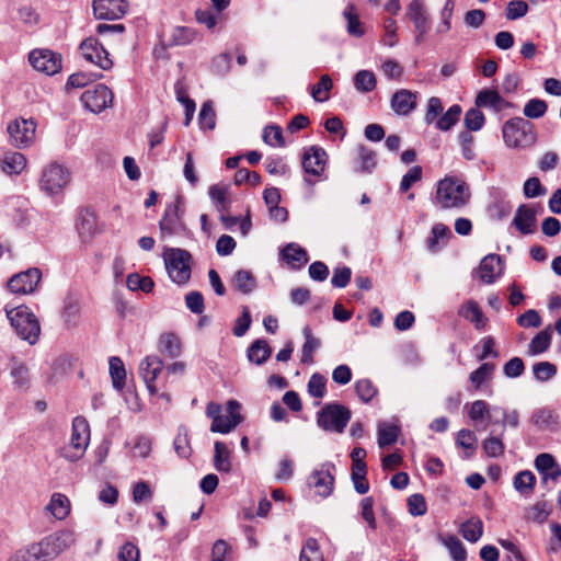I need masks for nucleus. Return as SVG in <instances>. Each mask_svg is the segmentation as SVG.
I'll return each mask as SVG.
<instances>
[{
  "label": "nucleus",
  "instance_id": "19",
  "mask_svg": "<svg viewBox=\"0 0 561 561\" xmlns=\"http://www.w3.org/2000/svg\"><path fill=\"white\" fill-rule=\"evenodd\" d=\"M163 367L164 364L162 359L156 355H148L140 362L139 373L150 394L158 393V389L154 382L158 376L161 374Z\"/></svg>",
  "mask_w": 561,
  "mask_h": 561
},
{
  "label": "nucleus",
  "instance_id": "64",
  "mask_svg": "<svg viewBox=\"0 0 561 561\" xmlns=\"http://www.w3.org/2000/svg\"><path fill=\"white\" fill-rule=\"evenodd\" d=\"M232 549L224 539L215 541L211 548V561H231Z\"/></svg>",
  "mask_w": 561,
  "mask_h": 561
},
{
  "label": "nucleus",
  "instance_id": "33",
  "mask_svg": "<svg viewBox=\"0 0 561 561\" xmlns=\"http://www.w3.org/2000/svg\"><path fill=\"white\" fill-rule=\"evenodd\" d=\"M505 105V100L495 90H481L476 98L477 107H489L496 112L501 111Z\"/></svg>",
  "mask_w": 561,
  "mask_h": 561
},
{
  "label": "nucleus",
  "instance_id": "13",
  "mask_svg": "<svg viewBox=\"0 0 561 561\" xmlns=\"http://www.w3.org/2000/svg\"><path fill=\"white\" fill-rule=\"evenodd\" d=\"M7 130L14 147L26 148L35 139L36 123L32 118H16L8 124Z\"/></svg>",
  "mask_w": 561,
  "mask_h": 561
},
{
  "label": "nucleus",
  "instance_id": "56",
  "mask_svg": "<svg viewBox=\"0 0 561 561\" xmlns=\"http://www.w3.org/2000/svg\"><path fill=\"white\" fill-rule=\"evenodd\" d=\"M308 393L317 399H321L327 392V379L323 375L314 373L309 378L307 385Z\"/></svg>",
  "mask_w": 561,
  "mask_h": 561
},
{
  "label": "nucleus",
  "instance_id": "15",
  "mask_svg": "<svg viewBox=\"0 0 561 561\" xmlns=\"http://www.w3.org/2000/svg\"><path fill=\"white\" fill-rule=\"evenodd\" d=\"M81 102L92 113H101L112 106L113 92L106 85L98 84L82 93Z\"/></svg>",
  "mask_w": 561,
  "mask_h": 561
},
{
  "label": "nucleus",
  "instance_id": "3",
  "mask_svg": "<svg viewBox=\"0 0 561 561\" xmlns=\"http://www.w3.org/2000/svg\"><path fill=\"white\" fill-rule=\"evenodd\" d=\"M8 320L14 329L18 336L27 341L31 345L35 344L41 334V324L31 309L24 305L4 308Z\"/></svg>",
  "mask_w": 561,
  "mask_h": 561
},
{
  "label": "nucleus",
  "instance_id": "52",
  "mask_svg": "<svg viewBox=\"0 0 561 561\" xmlns=\"http://www.w3.org/2000/svg\"><path fill=\"white\" fill-rule=\"evenodd\" d=\"M126 285L131 291L141 290L144 293H150L153 289L154 283L149 276H140L137 273H131L127 276Z\"/></svg>",
  "mask_w": 561,
  "mask_h": 561
},
{
  "label": "nucleus",
  "instance_id": "47",
  "mask_svg": "<svg viewBox=\"0 0 561 561\" xmlns=\"http://www.w3.org/2000/svg\"><path fill=\"white\" fill-rule=\"evenodd\" d=\"M102 73L79 71L69 76L66 82V90L84 88L91 82L101 79Z\"/></svg>",
  "mask_w": 561,
  "mask_h": 561
},
{
  "label": "nucleus",
  "instance_id": "43",
  "mask_svg": "<svg viewBox=\"0 0 561 561\" xmlns=\"http://www.w3.org/2000/svg\"><path fill=\"white\" fill-rule=\"evenodd\" d=\"M504 432L497 436L493 435V432L482 442V449L485 455L490 458H499L503 456L505 451V444L503 442Z\"/></svg>",
  "mask_w": 561,
  "mask_h": 561
},
{
  "label": "nucleus",
  "instance_id": "62",
  "mask_svg": "<svg viewBox=\"0 0 561 561\" xmlns=\"http://www.w3.org/2000/svg\"><path fill=\"white\" fill-rule=\"evenodd\" d=\"M299 561H324L317 539H307L304 548L301 549Z\"/></svg>",
  "mask_w": 561,
  "mask_h": 561
},
{
  "label": "nucleus",
  "instance_id": "17",
  "mask_svg": "<svg viewBox=\"0 0 561 561\" xmlns=\"http://www.w3.org/2000/svg\"><path fill=\"white\" fill-rule=\"evenodd\" d=\"M126 0H93L92 9L99 20H117L123 18L128 10Z\"/></svg>",
  "mask_w": 561,
  "mask_h": 561
},
{
  "label": "nucleus",
  "instance_id": "34",
  "mask_svg": "<svg viewBox=\"0 0 561 561\" xmlns=\"http://www.w3.org/2000/svg\"><path fill=\"white\" fill-rule=\"evenodd\" d=\"M490 411L491 410L489 408V404L484 400H476L470 404L468 416L477 425L481 421H486L485 425L483 426L484 430L489 423H499L497 419H492Z\"/></svg>",
  "mask_w": 561,
  "mask_h": 561
},
{
  "label": "nucleus",
  "instance_id": "29",
  "mask_svg": "<svg viewBox=\"0 0 561 561\" xmlns=\"http://www.w3.org/2000/svg\"><path fill=\"white\" fill-rule=\"evenodd\" d=\"M451 237V230L445 224L436 222L426 240L427 250L432 253L438 252Z\"/></svg>",
  "mask_w": 561,
  "mask_h": 561
},
{
  "label": "nucleus",
  "instance_id": "10",
  "mask_svg": "<svg viewBox=\"0 0 561 561\" xmlns=\"http://www.w3.org/2000/svg\"><path fill=\"white\" fill-rule=\"evenodd\" d=\"M32 67L47 76H54L62 69V57L48 48H36L28 54Z\"/></svg>",
  "mask_w": 561,
  "mask_h": 561
},
{
  "label": "nucleus",
  "instance_id": "48",
  "mask_svg": "<svg viewBox=\"0 0 561 561\" xmlns=\"http://www.w3.org/2000/svg\"><path fill=\"white\" fill-rule=\"evenodd\" d=\"M354 87L362 93L371 92L377 84L376 77L373 71L359 70L353 78Z\"/></svg>",
  "mask_w": 561,
  "mask_h": 561
},
{
  "label": "nucleus",
  "instance_id": "49",
  "mask_svg": "<svg viewBox=\"0 0 561 561\" xmlns=\"http://www.w3.org/2000/svg\"><path fill=\"white\" fill-rule=\"evenodd\" d=\"M478 438L471 430L462 428L457 433L456 444L458 447L463 448L466 458L471 457L477 449Z\"/></svg>",
  "mask_w": 561,
  "mask_h": 561
},
{
  "label": "nucleus",
  "instance_id": "7",
  "mask_svg": "<svg viewBox=\"0 0 561 561\" xmlns=\"http://www.w3.org/2000/svg\"><path fill=\"white\" fill-rule=\"evenodd\" d=\"M90 443V425L85 417L76 416L72 420L70 442L60 449V456L75 462L81 459Z\"/></svg>",
  "mask_w": 561,
  "mask_h": 561
},
{
  "label": "nucleus",
  "instance_id": "57",
  "mask_svg": "<svg viewBox=\"0 0 561 561\" xmlns=\"http://www.w3.org/2000/svg\"><path fill=\"white\" fill-rule=\"evenodd\" d=\"M551 333L548 330L537 333L529 343V353L537 355L546 352L550 346Z\"/></svg>",
  "mask_w": 561,
  "mask_h": 561
},
{
  "label": "nucleus",
  "instance_id": "2",
  "mask_svg": "<svg viewBox=\"0 0 561 561\" xmlns=\"http://www.w3.org/2000/svg\"><path fill=\"white\" fill-rule=\"evenodd\" d=\"M185 209L182 196L178 195L173 203L165 206L159 220V232L161 240L173 238H188L191 231L184 221Z\"/></svg>",
  "mask_w": 561,
  "mask_h": 561
},
{
  "label": "nucleus",
  "instance_id": "1",
  "mask_svg": "<svg viewBox=\"0 0 561 561\" xmlns=\"http://www.w3.org/2000/svg\"><path fill=\"white\" fill-rule=\"evenodd\" d=\"M471 201V190L468 182L459 175H446L435 184L432 203L442 210H460Z\"/></svg>",
  "mask_w": 561,
  "mask_h": 561
},
{
  "label": "nucleus",
  "instance_id": "60",
  "mask_svg": "<svg viewBox=\"0 0 561 561\" xmlns=\"http://www.w3.org/2000/svg\"><path fill=\"white\" fill-rule=\"evenodd\" d=\"M533 373L540 382H546L557 375V366L550 362H539L534 364Z\"/></svg>",
  "mask_w": 561,
  "mask_h": 561
},
{
  "label": "nucleus",
  "instance_id": "58",
  "mask_svg": "<svg viewBox=\"0 0 561 561\" xmlns=\"http://www.w3.org/2000/svg\"><path fill=\"white\" fill-rule=\"evenodd\" d=\"M531 422L539 430H548L556 423V419L551 410L542 408L533 412Z\"/></svg>",
  "mask_w": 561,
  "mask_h": 561
},
{
  "label": "nucleus",
  "instance_id": "39",
  "mask_svg": "<svg viewBox=\"0 0 561 561\" xmlns=\"http://www.w3.org/2000/svg\"><path fill=\"white\" fill-rule=\"evenodd\" d=\"M232 284L238 291L248 295L255 289L256 279L250 271L239 270L233 276Z\"/></svg>",
  "mask_w": 561,
  "mask_h": 561
},
{
  "label": "nucleus",
  "instance_id": "35",
  "mask_svg": "<svg viewBox=\"0 0 561 561\" xmlns=\"http://www.w3.org/2000/svg\"><path fill=\"white\" fill-rule=\"evenodd\" d=\"M46 508L56 519L62 520L70 513V501L65 494L54 493Z\"/></svg>",
  "mask_w": 561,
  "mask_h": 561
},
{
  "label": "nucleus",
  "instance_id": "16",
  "mask_svg": "<svg viewBox=\"0 0 561 561\" xmlns=\"http://www.w3.org/2000/svg\"><path fill=\"white\" fill-rule=\"evenodd\" d=\"M42 279V273L33 267L13 275L8 280V288L13 294L28 295L35 291Z\"/></svg>",
  "mask_w": 561,
  "mask_h": 561
},
{
  "label": "nucleus",
  "instance_id": "46",
  "mask_svg": "<svg viewBox=\"0 0 561 561\" xmlns=\"http://www.w3.org/2000/svg\"><path fill=\"white\" fill-rule=\"evenodd\" d=\"M461 111L462 110L460 105H451L446 113L436 119V128L443 131L451 129L458 123Z\"/></svg>",
  "mask_w": 561,
  "mask_h": 561
},
{
  "label": "nucleus",
  "instance_id": "59",
  "mask_svg": "<svg viewBox=\"0 0 561 561\" xmlns=\"http://www.w3.org/2000/svg\"><path fill=\"white\" fill-rule=\"evenodd\" d=\"M198 122L203 129H214L216 126V113L211 101H207L202 105L198 115Z\"/></svg>",
  "mask_w": 561,
  "mask_h": 561
},
{
  "label": "nucleus",
  "instance_id": "63",
  "mask_svg": "<svg viewBox=\"0 0 561 561\" xmlns=\"http://www.w3.org/2000/svg\"><path fill=\"white\" fill-rule=\"evenodd\" d=\"M10 375L13 379V385L20 390H26L30 382L28 368L20 363L11 368Z\"/></svg>",
  "mask_w": 561,
  "mask_h": 561
},
{
  "label": "nucleus",
  "instance_id": "24",
  "mask_svg": "<svg viewBox=\"0 0 561 561\" xmlns=\"http://www.w3.org/2000/svg\"><path fill=\"white\" fill-rule=\"evenodd\" d=\"M280 257L290 268L300 270L308 262L307 251L297 243H288L282 251Z\"/></svg>",
  "mask_w": 561,
  "mask_h": 561
},
{
  "label": "nucleus",
  "instance_id": "6",
  "mask_svg": "<svg viewBox=\"0 0 561 561\" xmlns=\"http://www.w3.org/2000/svg\"><path fill=\"white\" fill-rule=\"evenodd\" d=\"M163 260L169 277L178 285H185L192 274V255L180 248H164Z\"/></svg>",
  "mask_w": 561,
  "mask_h": 561
},
{
  "label": "nucleus",
  "instance_id": "40",
  "mask_svg": "<svg viewBox=\"0 0 561 561\" xmlns=\"http://www.w3.org/2000/svg\"><path fill=\"white\" fill-rule=\"evenodd\" d=\"M208 194L217 210H229L231 201L228 196V187L226 185L214 184L209 187Z\"/></svg>",
  "mask_w": 561,
  "mask_h": 561
},
{
  "label": "nucleus",
  "instance_id": "30",
  "mask_svg": "<svg viewBox=\"0 0 561 561\" xmlns=\"http://www.w3.org/2000/svg\"><path fill=\"white\" fill-rule=\"evenodd\" d=\"M158 350L170 358H176L182 354V342L173 332H165L159 337Z\"/></svg>",
  "mask_w": 561,
  "mask_h": 561
},
{
  "label": "nucleus",
  "instance_id": "31",
  "mask_svg": "<svg viewBox=\"0 0 561 561\" xmlns=\"http://www.w3.org/2000/svg\"><path fill=\"white\" fill-rule=\"evenodd\" d=\"M214 467L219 472L231 471V450L224 442L217 440L214 444Z\"/></svg>",
  "mask_w": 561,
  "mask_h": 561
},
{
  "label": "nucleus",
  "instance_id": "38",
  "mask_svg": "<svg viewBox=\"0 0 561 561\" xmlns=\"http://www.w3.org/2000/svg\"><path fill=\"white\" fill-rule=\"evenodd\" d=\"M26 165L25 157L20 152H9L7 153L2 161L1 168L7 174H20Z\"/></svg>",
  "mask_w": 561,
  "mask_h": 561
},
{
  "label": "nucleus",
  "instance_id": "28",
  "mask_svg": "<svg viewBox=\"0 0 561 561\" xmlns=\"http://www.w3.org/2000/svg\"><path fill=\"white\" fill-rule=\"evenodd\" d=\"M501 256L497 254H488L479 265V278L485 284H493L496 276L501 274L502 268L496 272V266L501 264Z\"/></svg>",
  "mask_w": 561,
  "mask_h": 561
},
{
  "label": "nucleus",
  "instance_id": "36",
  "mask_svg": "<svg viewBox=\"0 0 561 561\" xmlns=\"http://www.w3.org/2000/svg\"><path fill=\"white\" fill-rule=\"evenodd\" d=\"M272 348L265 340H255L248 348V358L256 365L264 364L271 356Z\"/></svg>",
  "mask_w": 561,
  "mask_h": 561
},
{
  "label": "nucleus",
  "instance_id": "23",
  "mask_svg": "<svg viewBox=\"0 0 561 561\" xmlns=\"http://www.w3.org/2000/svg\"><path fill=\"white\" fill-rule=\"evenodd\" d=\"M61 318L67 328H76L80 324L81 304L80 299L76 295L69 294L65 298Z\"/></svg>",
  "mask_w": 561,
  "mask_h": 561
},
{
  "label": "nucleus",
  "instance_id": "4",
  "mask_svg": "<svg viewBox=\"0 0 561 561\" xmlns=\"http://www.w3.org/2000/svg\"><path fill=\"white\" fill-rule=\"evenodd\" d=\"M505 145L514 149H527L537 140L535 126L523 117H514L506 121L502 127Z\"/></svg>",
  "mask_w": 561,
  "mask_h": 561
},
{
  "label": "nucleus",
  "instance_id": "53",
  "mask_svg": "<svg viewBox=\"0 0 561 561\" xmlns=\"http://www.w3.org/2000/svg\"><path fill=\"white\" fill-rule=\"evenodd\" d=\"M463 123L467 128L466 131H478L484 126L485 117L479 107L476 106L466 112Z\"/></svg>",
  "mask_w": 561,
  "mask_h": 561
},
{
  "label": "nucleus",
  "instance_id": "21",
  "mask_svg": "<svg viewBox=\"0 0 561 561\" xmlns=\"http://www.w3.org/2000/svg\"><path fill=\"white\" fill-rule=\"evenodd\" d=\"M417 94L407 89L396 91L390 101L393 112L401 116L409 115L416 107Z\"/></svg>",
  "mask_w": 561,
  "mask_h": 561
},
{
  "label": "nucleus",
  "instance_id": "5",
  "mask_svg": "<svg viewBox=\"0 0 561 561\" xmlns=\"http://www.w3.org/2000/svg\"><path fill=\"white\" fill-rule=\"evenodd\" d=\"M77 541V534L71 529L55 531L41 541L32 543L41 561H50L61 552L72 547Z\"/></svg>",
  "mask_w": 561,
  "mask_h": 561
},
{
  "label": "nucleus",
  "instance_id": "32",
  "mask_svg": "<svg viewBox=\"0 0 561 561\" xmlns=\"http://www.w3.org/2000/svg\"><path fill=\"white\" fill-rule=\"evenodd\" d=\"M302 334L305 337V343L301 347V364L311 365L313 363V354L321 346V341L313 336L311 329L309 327H305L302 330Z\"/></svg>",
  "mask_w": 561,
  "mask_h": 561
},
{
  "label": "nucleus",
  "instance_id": "14",
  "mask_svg": "<svg viewBox=\"0 0 561 561\" xmlns=\"http://www.w3.org/2000/svg\"><path fill=\"white\" fill-rule=\"evenodd\" d=\"M334 469L335 466L332 462H324L309 476L308 485L313 488L319 496L325 499L332 494L334 486Z\"/></svg>",
  "mask_w": 561,
  "mask_h": 561
},
{
  "label": "nucleus",
  "instance_id": "8",
  "mask_svg": "<svg viewBox=\"0 0 561 561\" xmlns=\"http://www.w3.org/2000/svg\"><path fill=\"white\" fill-rule=\"evenodd\" d=\"M352 416L351 410L337 402L327 403L317 413V424L330 433L341 434L345 431Z\"/></svg>",
  "mask_w": 561,
  "mask_h": 561
},
{
  "label": "nucleus",
  "instance_id": "27",
  "mask_svg": "<svg viewBox=\"0 0 561 561\" xmlns=\"http://www.w3.org/2000/svg\"><path fill=\"white\" fill-rule=\"evenodd\" d=\"M513 225L523 234H530V233L535 232V229H536L535 211L525 205L519 206L517 208L515 217L513 219Z\"/></svg>",
  "mask_w": 561,
  "mask_h": 561
},
{
  "label": "nucleus",
  "instance_id": "45",
  "mask_svg": "<svg viewBox=\"0 0 561 561\" xmlns=\"http://www.w3.org/2000/svg\"><path fill=\"white\" fill-rule=\"evenodd\" d=\"M460 533L466 540L477 542L483 534L482 520L479 517L468 519L461 525Z\"/></svg>",
  "mask_w": 561,
  "mask_h": 561
},
{
  "label": "nucleus",
  "instance_id": "20",
  "mask_svg": "<svg viewBox=\"0 0 561 561\" xmlns=\"http://www.w3.org/2000/svg\"><path fill=\"white\" fill-rule=\"evenodd\" d=\"M407 16L413 23L419 35L426 34L431 28L427 9L422 0H412L407 8Z\"/></svg>",
  "mask_w": 561,
  "mask_h": 561
},
{
  "label": "nucleus",
  "instance_id": "61",
  "mask_svg": "<svg viewBox=\"0 0 561 561\" xmlns=\"http://www.w3.org/2000/svg\"><path fill=\"white\" fill-rule=\"evenodd\" d=\"M493 370L494 364L483 363L479 368L470 374L469 380L476 389H479L483 382L491 378Z\"/></svg>",
  "mask_w": 561,
  "mask_h": 561
},
{
  "label": "nucleus",
  "instance_id": "25",
  "mask_svg": "<svg viewBox=\"0 0 561 561\" xmlns=\"http://www.w3.org/2000/svg\"><path fill=\"white\" fill-rule=\"evenodd\" d=\"M76 228L83 241L90 239L96 231L95 214L89 208L80 209L76 219Z\"/></svg>",
  "mask_w": 561,
  "mask_h": 561
},
{
  "label": "nucleus",
  "instance_id": "18",
  "mask_svg": "<svg viewBox=\"0 0 561 561\" xmlns=\"http://www.w3.org/2000/svg\"><path fill=\"white\" fill-rule=\"evenodd\" d=\"M241 405L236 400H229L227 403L228 415L215 419L210 425V432L228 434L242 422V415L239 413Z\"/></svg>",
  "mask_w": 561,
  "mask_h": 561
},
{
  "label": "nucleus",
  "instance_id": "50",
  "mask_svg": "<svg viewBox=\"0 0 561 561\" xmlns=\"http://www.w3.org/2000/svg\"><path fill=\"white\" fill-rule=\"evenodd\" d=\"M343 18L346 21V28L350 35H363L360 30L359 14L353 3H348L343 10Z\"/></svg>",
  "mask_w": 561,
  "mask_h": 561
},
{
  "label": "nucleus",
  "instance_id": "51",
  "mask_svg": "<svg viewBox=\"0 0 561 561\" xmlns=\"http://www.w3.org/2000/svg\"><path fill=\"white\" fill-rule=\"evenodd\" d=\"M444 546L448 549L454 561H466L467 551L462 542L454 535H448L442 539Z\"/></svg>",
  "mask_w": 561,
  "mask_h": 561
},
{
  "label": "nucleus",
  "instance_id": "42",
  "mask_svg": "<svg viewBox=\"0 0 561 561\" xmlns=\"http://www.w3.org/2000/svg\"><path fill=\"white\" fill-rule=\"evenodd\" d=\"M108 365L113 387L117 390H123L126 383V369L123 360L117 356H113L110 358Z\"/></svg>",
  "mask_w": 561,
  "mask_h": 561
},
{
  "label": "nucleus",
  "instance_id": "55",
  "mask_svg": "<svg viewBox=\"0 0 561 561\" xmlns=\"http://www.w3.org/2000/svg\"><path fill=\"white\" fill-rule=\"evenodd\" d=\"M366 465H357V467H352V481L354 483L355 491L359 494H365L369 490V483L366 479Z\"/></svg>",
  "mask_w": 561,
  "mask_h": 561
},
{
  "label": "nucleus",
  "instance_id": "9",
  "mask_svg": "<svg viewBox=\"0 0 561 561\" xmlns=\"http://www.w3.org/2000/svg\"><path fill=\"white\" fill-rule=\"evenodd\" d=\"M71 181L69 169L58 162H51L42 171L39 187L47 195L61 193Z\"/></svg>",
  "mask_w": 561,
  "mask_h": 561
},
{
  "label": "nucleus",
  "instance_id": "12",
  "mask_svg": "<svg viewBox=\"0 0 561 561\" xmlns=\"http://www.w3.org/2000/svg\"><path fill=\"white\" fill-rule=\"evenodd\" d=\"M79 50L88 62L102 70H107L113 66L108 51L99 43L98 37H85L80 44Z\"/></svg>",
  "mask_w": 561,
  "mask_h": 561
},
{
  "label": "nucleus",
  "instance_id": "41",
  "mask_svg": "<svg viewBox=\"0 0 561 561\" xmlns=\"http://www.w3.org/2000/svg\"><path fill=\"white\" fill-rule=\"evenodd\" d=\"M400 428L388 422L378 423V445L380 448L393 445L399 436Z\"/></svg>",
  "mask_w": 561,
  "mask_h": 561
},
{
  "label": "nucleus",
  "instance_id": "37",
  "mask_svg": "<svg viewBox=\"0 0 561 561\" xmlns=\"http://www.w3.org/2000/svg\"><path fill=\"white\" fill-rule=\"evenodd\" d=\"M513 484H514L515 490L519 494H522L524 496H529L534 492V489L536 485V477L531 471L524 470V471L518 472L514 477Z\"/></svg>",
  "mask_w": 561,
  "mask_h": 561
},
{
  "label": "nucleus",
  "instance_id": "26",
  "mask_svg": "<svg viewBox=\"0 0 561 561\" xmlns=\"http://www.w3.org/2000/svg\"><path fill=\"white\" fill-rule=\"evenodd\" d=\"M491 198L492 199L488 206V213L491 218L503 219L510 215L512 205L506 199V195L501 190L493 188Z\"/></svg>",
  "mask_w": 561,
  "mask_h": 561
},
{
  "label": "nucleus",
  "instance_id": "11",
  "mask_svg": "<svg viewBox=\"0 0 561 561\" xmlns=\"http://www.w3.org/2000/svg\"><path fill=\"white\" fill-rule=\"evenodd\" d=\"M328 154L325 150L318 146H311L304 151L302 154V169L305 171V182L308 185H313L316 181L310 176L320 178L327 167Z\"/></svg>",
  "mask_w": 561,
  "mask_h": 561
},
{
  "label": "nucleus",
  "instance_id": "22",
  "mask_svg": "<svg viewBox=\"0 0 561 561\" xmlns=\"http://www.w3.org/2000/svg\"><path fill=\"white\" fill-rule=\"evenodd\" d=\"M459 317L466 319L474 325L477 330H483L486 327L488 318L476 300H467L458 309Z\"/></svg>",
  "mask_w": 561,
  "mask_h": 561
},
{
  "label": "nucleus",
  "instance_id": "54",
  "mask_svg": "<svg viewBox=\"0 0 561 561\" xmlns=\"http://www.w3.org/2000/svg\"><path fill=\"white\" fill-rule=\"evenodd\" d=\"M355 391L364 403L370 402L378 393L373 381L367 378L359 379L355 382Z\"/></svg>",
  "mask_w": 561,
  "mask_h": 561
},
{
  "label": "nucleus",
  "instance_id": "44",
  "mask_svg": "<svg viewBox=\"0 0 561 561\" xmlns=\"http://www.w3.org/2000/svg\"><path fill=\"white\" fill-rule=\"evenodd\" d=\"M333 88L332 79L329 75H322L317 84L310 87V94L316 102H325L330 99V91Z\"/></svg>",
  "mask_w": 561,
  "mask_h": 561
}]
</instances>
